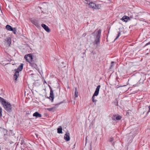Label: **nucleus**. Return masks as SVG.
Segmentation results:
<instances>
[{
	"label": "nucleus",
	"mask_w": 150,
	"mask_h": 150,
	"mask_svg": "<svg viewBox=\"0 0 150 150\" xmlns=\"http://www.w3.org/2000/svg\"><path fill=\"white\" fill-rule=\"evenodd\" d=\"M4 109L8 112H10L12 111V108L11 104L8 102L4 100L2 103Z\"/></svg>",
	"instance_id": "f257e3e1"
},
{
	"label": "nucleus",
	"mask_w": 150,
	"mask_h": 150,
	"mask_svg": "<svg viewBox=\"0 0 150 150\" xmlns=\"http://www.w3.org/2000/svg\"><path fill=\"white\" fill-rule=\"evenodd\" d=\"M101 30H99L96 32V39L93 42V44H96L97 46L100 43V38L101 36Z\"/></svg>",
	"instance_id": "f03ea898"
},
{
	"label": "nucleus",
	"mask_w": 150,
	"mask_h": 150,
	"mask_svg": "<svg viewBox=\"0 0 150 150\" xmlns=\"http://www.w3.org/2000/svg\"><path fill=\"white\" fill-rule=\"evenodd\" d=\"M88 4L90 8L93 9H99L101 8L100 4H96L95 3L92 1L90 2Z\"/></svg>",
	"instance_id": "7ed1b4c3"
},
{
	"label": "nucleus",
	"mask_w": 150,
	"mask_h": 150,
	"mask_svg": "<svg viewBox=\"0 0 150 150\" xmlns=\"http://www.w3.org/2000/svg\"><path fill=\"white\" fill-rule=\"evenodd\" d=\"M4 46L6 49H8L10 46L11 43V39L9 37H7L4 41Z\"/></svg>",
	"instance_id": "20e7f679"
},
{
	"label": "nucleus",
	"mask_w": 150,
	"mask_h": 150,
	"mask_svg": "<svg viewBox=\"0 0 150 150\" xmlns=\"http://www.w3.org/2000/svg\"><path fill=\"white\" fill-rule=\"evenodd\" d=\"M24 58L26 59V61L30 63L32 62L33 57L32 54H29L25 55Z\"/></svg>",
	"instance_id": "39448f33"
},
{
	"label": "nucleus",
	"mask_w": 150,
	"mask_h": 150,
	"mask_svg": "<svg viewBox=\"0 0 150 150\" xmlns=\"http://www.w3.org/2000/svg\"><path fill=\"white\" fill-rule=\"evenodd\" d=\"M132 18V17L131 16L129 17L127 16H124L121 19V20L124 22H127L130 20V19Z\"/></svg>",
	"instance_id": "423d86ee"
},
{
	"label": "nucleus",
	"mask_w": 150,
	"mask_h": 150,
	"mask_svg": "<svg viewBox=\"0 0 150 150\" xmlns=\"http://www.w3.org/2000/svg\"><path fill=\"white\" fill-rule=\"evenodd\" d=\"M100 85H99L96 88V89L95 90V91L93 94L94 96H97L98 95L99 93V91L100 88Z\"/></svg>",
	"instance_id": "0eeeda50"
},
{
	"label": "nucleus",
	"mask_w": 150,
	"mask_h": 150,
	"mask_svg": "<svg viewBox=\"0 0 150 150\" xmlns=\"http://www.w3.org/2000/svg\"><path fill=\"white\" fill-rule=\"evenodd\" d=\"M54 97L53 93V91L51 88L49 98L52 100V101H53L54 99Z\"/></svg>",
	"instance_id": "6e6552de"
},
{
	"label": "nucleus",
	"mask_w": 150,
	"mask_h": 150,
	"mask_svg": "<svg viewBox=\"0 0 150 150\" xmlns=\"http://www.w3.org/2000/svg\"><path fill=\"white\" fill-rule=\"evenodd\" d=\"M42 26L47 32L49 33L50 32V30L49 29L48 27L45 24H42Z\"/></svg>",
	"instance_id": "1a4fd4ad"
},
{
	"label": "nucleus",
	"mask_w": 150,
	"mask_h": 150,
	"mask_svg": "<svg viewBox=\"0 0 150 150\" xmlns=\"http://www.w3.org/2000/svg\"><path fill=\"white\" fill-rule=\"evenodd\" d=\"M64 139L67 141H69L70 139L69 137V133L68 132H66L64 136Z\"/></svg>",
	"instance_id": "9d476101"
},
{
	"label": "nucleus",
	"mask_w": 150,
	"mask_h": 150,
	"mask_svg": "<svg viewBox=\"0 0 150 150\" xmlns=\"http://www.w3.org/2000/svg\"><path fill=\"white\" fill-rule=\"evenodd\" d=\"M33 117H35L37 118L41 117H42V115L39 113L38 112H36L33 114Z\"/></svg>",
	"instance_id": "9b49d317"
},
{
	"label": "nucleus",
	"mask_w": 150,
	"mask_h": 150,
	"mask_svg": "<svg viewBox=\"0 0 150 150\" xmlns=\"http://www.w3.org/2000/svg\"><path fill=\"white\" fill-rule=\"evenodd\" d=\"M19 75V71H17L15 72V74H14V78L15 79V80L16 81L17 79V78L18 77Z\"/></svg>",
	"instance_id": "f8f14e48"
},
{
	"label": "nucleus",
	"mask_w": 150,
	"mask_h": 150,
	"mask_svg": "<svg viewBox=\"0 0 150 150\" xmlns=\"http://www.w3.org/2000/svg\"><path fill=\"white\" fill-rule=\"evenodd\" d=\"M31 22L33 24L35 25L36 27H38L39 26V23H38L37 21L35 20H31Z\"/></svg>",
	"instance_id": "ddd939ff"
},
{
	"label": "nucleus",
	"mask_w": 150,
	"mask_h": 150,
	"mask_svg": "<svg viewBox=\"0 0 150 150\" xmlns=\"http://www.w3.org/2000/svg\"><path fill=\"white\" fill-rule=\"evenodd\" d=\"M23 64H21V65L18 67L17 69V70H18V71H19V72L21 71L23 69Z\"/></svg>",
	"instance_id": "4468645a"
},
{
	"label": "nucleus",
	"mask_w": 150,
	"mask_h": 150,
	"mask_svg": "<svg viewBox=\"0 0 150 150\" xmlns=\"http://www.w3.org/2000/svg\"><path fill=\"white\" fill-rule=\"evenodd\" d=\"M30 64H31V66L33 67L34 68L36 69L37 68V65L36 64L33 62H31V63Z\"/></svg>",
	"instance_id": "2eb2a0df"
},
{
	"label": "nucleus",
	"mask_w": 150,
	"mask_h": 150,
	"mask_svg": "<svg viewBox=\"0 0 150 150\" xmlns=\"http://www.w3.org/2000/svg\"><path fill=\"white\" fill-rule=\"evenodd\" d=\"M57 133L59 134L62 133V129L61 126H60L59 128L57 129Z\"/></svg>",
	"instance_id": "dca6fc26"
},
{
	"label": "nucleus",
	"mask_w": 150,
	"mask_h": 150,
	"mask_svg": "<svg viewBox=\"0 0 150 150\" xmlns=\"http://www.w3.org/2000/svg\"><path fill=\"white\" fill-rule=\"evenodd\" d=\"M6 28L7 30L9 31H11L12 30V27L11 26L8 25H7L6 26Z\"/></svg>",
	"instance_id": "f3484780"
},
{
	"label": "nucleus",
	"mask_w": 150,
	"mask_h": 150,
	"mask_svg": "<svg viewBox=\"0 0 150 150\" xmlns=\"http://www.w3.org/2000/svg\"><path fill=\"white\" fill-rule=\"evenodd\" d=\"M78 92L77 88H75V97L77 98L78 97Z\"/></svg>",
	"instance_id": "a211bd4d"
},
{
	"label": "nucleus",
	"mask_w": 150,
	"mask_h": 150,
	"mask_svg": "<svg viewBox=\"0 0 150 150\" xmlns=\"http://www.w3.org/2000/svg\"><path fill=\"white\" fill-rule=\"evenodd\" d=\"M47 110L50 111H54L55 108H48L47 109Z\"/></svg>",
	"instance_id": "6ab92c4d"
},
{
	"label": "nucleus",
	"mask_w": 150,
	"mask_h": 150,
	"mask_svg": "<svg viewBox=\"0 0 150 150\" xmlns=\"http://www.w3.org/2000/svg\"><path fill=\"white\" fill-rule=\"evenodd\" d=\"M95 96L93 95L92 97V100L93 102H96L97 101V100L95 99Z\"/></svg>",
	"instance_id": "aec40b11"
},
{
	"label": "nucleus",
	"mask_w": 150,
	"mask_h": 150,
	"mask_svg": "<svg viewBox=\"0 0 150 150\" xmlns=\"http://www.w3.org/2000/svg\"><path fill=\"white\" fill-rule=\"evenodd\" d=\"M2 109L1 107L0 106V117H1L2 116Z\"/></svg>",
	"instance_id": "412c9836"
},
{
	"label": "nucleus",
	"mask_w": 150,
	"mask_h": 150,
	"mask_svg": "<svg viewBox=\"0 0 150 150\" xmlns=\"http://www.w3.org/2000/svg\"><path fill=\"white\" fill-rule=\"evenodd\" d=\"M11 31H12L14 34L16 33V28H12V30Z\"/></svg>",
	"instance_id": "4be33fe9"
},
{
	"label": "nucleus",
	"mask_w": 150,
	"mask_h": 150,
	"mask_svg": "<svg viewBox=\"0 0 150 150\" xmlns=\"http://www.w3.org/2000/svg\"><path fill=\"white\" fill-rule=\"evenodd\" d=\"M122 117L121 116L119 115L117 116L116 117V119L117 120H120L121 119Z\"/></svg>",
	"instance_id": "5701e85b"
},
{
	"label": "nucleus",
	"mask_w": 150,
	"mask_h": 150,
	"mask_svg": "<svg viewBox=\"0 0 150 150\" xmlns=\"http://www.w3.org/2000/svg\"><path fill=\"white\" fill-rule=\"evenodd\" d=\"M5 100V99L0 97V101L1 103Z\"/></svg>",
	"instance_id": "b1692460"
},
{
	"label": "nucleus",
	"mask_w": 150,
	"mask_h": 150,
	"mask_svg": "<svg viewBox=\"0 0 150 150\" xmlns=\"http://www.w3.org/2000/svg\"><path fill=\"white\" fill-rule=\"evenodd\" d=\"M120 33L119 32L118 33L117 36L116 38L114 40H116L117 39V38L119 37V36H120Z\"/></svg>",
	"instance_id": "393cba45"
},
{
	"label": "nucleus",
	"mask_w": 150,
	"mask_h": 150,
	"mask_svg": "<svg viewBox=\"0 0 150 150\" xmlns=\"http://www.w3.org/2000/svg\"><path fill=\"white\" fill-rule=\"evenodd\" d=\"M114 62H112L111 63V67L110 68H112V67L113 66V65Z\"/></svg>",
	"instance_id": "a878e982"
},
{
	"label": "nucleus",
	"mask_w": 150,
	"mask_h": 150,
	"mask_svg": "<svg viewBox=\"0 0 150 150\" xmlns=\"http://www.w3.org/2000/svg\"><path fill=\"white\" fill-rule=\"evenodd\" d=\"M113 140V138H110L109 139V141L110 142H112Z\"/></svg>",
	"instance_id": "bb28decb"
},
{
	"label": "nucleus",
	"mask_w": 150,
	"mask_h": 150,
	"mask_svg": "<svg viewBox=\"0 0 150 150\" xmlns=\"http://www.w3.org/2000/svg\"><path fill=\"white\" fill-rule=\"evenodd\" d=\"M150 41L149 42H148V43H147L145 45V46H146L147 45H150Z\"/></svg>",
	"instance_id": "cd10ccee"
},
{
	"label": "nucleus",
	"mask_w": 150,
	"mask_h": 150,
	"mask_svg": "<svg viewBox=\"0 0 150 150\" xmlns=\"http://www.w3.org/2000/svg\"><path fill=\"white\" fill-rule=\"evenodd\" d=\"M133 86L134 87H135V86H137V85H136V84H135V85H133Z\"/></svg>",
	"instance_id": "c85d7f7f"
},
{
	"label": "nucleus",
	"mask_w": 150,
	"mask_h": 150,
	"mask_svg": "<svg viewBox=\"0 0 150 150\" xmlns=\"http://www.w3.org/2000/svg\"><path fill=\"white\" fill-rule=\"evenodd\" d=\"M87 137H86V140H87Z\"/></svg>",
	"instance_id": "c756f323"
},
{
	"label": "nucleus",
	"mask_w": 150,
	"mask_h": 150,
	"mask_svg": "<svg viewBox=\"0 0 150 150\" xmlns=\"http://www.w3.org/2000/svg\"><path fill=\"white\" fill-rule=\"evenodd\" d=\"M126 86V85H124V86Z\"/></svg>",
	"instance_id": "7c9ffc66"
}]
</instances>
